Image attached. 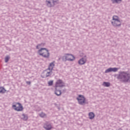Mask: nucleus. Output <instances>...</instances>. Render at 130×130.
Masks as SVG:
<instances>
[{"instance_id": "1", "label": "nucleus", "mask_w": 130, "mask_h": 130, "mask_svg": "<svg viewBox=\"0 0 130 130\" xmlns=\"http://www.w3.org/2000/svg\"><path fill=\"white\" fill-rule=\"evenodd\" d=\"M115 77L122 83L130 82V74L126 71H119L118 74L115 75Z\"/></svg>"}, {"instance_id": "2", "label": "nucleus", "mask_w": 130, "mask_h": 130, "mask_svg": "<svg viewBox=\"0 0 130 130\" xmlns=\"http://www.w3.org/2000/svg\"><path fill=\"white\" fill-rule=\"evenodd\" d=\"M111 24L114 27H119L121 26V21L119 19V17L116 15H114L112 17Z\"/></svg>"}, {"instance_id": "3", "label": "nucleus", "mask_w": 130, "mask_h": 130, "mask_svg": "<svg viewBox=\"0 0 130 130\" xmlns=\"http://www.w3.org/2000/svg\"><path fill=\"white\" fill-rule=\"evenodd\" d=\"M38 53L40 55H41L43 57H45V58H48L49 57V52L48 51V50L46 49L45 48H41L39 50Z\"/></svg>"}, {"instance_id": "4", "label": "nucleus", "mask_w": 130, "mask_h": 130, "mask_svg": "<svg viewBox=\"0 0 130 130\" xmlns=\"http://www.w3.org/2000/svg\"><path fill=\"white\" fill-rule=\"evenodd\" d=\"M75 56L72 54H64V55L62 57V60L63 61H74L75 60Z\"/></svg>"}, {"instance_id": "5", "label": "nucleus", "mask_w": 130, "mask_h": 130, "mask_svg": "<svg viewBox=\"0 0 130 130\" xmlns=\"http://www.w3.org/2000/svg\"><path fill=\"white\" fill-rule=\"evenodd\" d=\"M58 4V0H46V5L48 8H52Z\"/></svg>"}, {"instance_id": "6", "label": "nucleus", "mask_w": 130, "mask_h": 130, "mask_svg": "<svg viewBox=\"0 0 130 130\" xmlns=\"http://www.w3.org/2000/svg\"><path fill=\"white\" fill-rule=\"evenodd\" d=\"M17 105H18V107L16 105H13L12 106L13 109L16 111H22L23 110V106L20 103H17Z\"/></svg>"}, {"instance_id": "7", "label": "nucleus", "mask_w": 130, "mask_h": 130, "mask_svg": "<svg viewBox=\"0 0 130 130\" xmlns=\"http://www.w3.org/2000/svg\"><path fill=\"white\" fill-rule=\"evenodd\" d=\"M78 103L80 105H83L84 103H85V101H86V99L84 96V95H79L78 97L77 98Z\"/></svg>"}, {"instance_id": "8", "label": "nucleus", "mask_w": 130, "mask_h": 130, "mask_svg": "<svg viewBox=\"0 0 130 130\" xmlns=\"http://www.w3.org/2000/svg\"><path fill=\"white\" fill-rule=\"evenodd\" d=\"M58 87H64V83L61 79H58L56 82L55 88L58 89Z\"/></svg>"}, {"instance_id": "9", "label": "nucleus", "mask_w": 130, "mask_h": 130, "mask_svg": "<svg viewBox=\"0 0 130 130\" xmlns=\"http://www.w3.org/2000/svg\"><path fill=\"white\" fill-rule=\"evenodd\" d=\"M119 70L118 68H110L107 70H106L105 73L107 74L108 73H111V72H113L114 73H116L117 71Z\"/></svg>"}, {"instance_id": "10", "label": "nucleus", "mask_w": 130, "mask_h": 130, "mask_svg": "<svg viewBox=\"0 0 130 130\" xmlns=\"http://www.w3.org/2000/svg\"><path fill=\"white\" fill-rule=\"evenodd\" d=\"M44 128L46 130H50L52 128V125L48 122H46L44 125Z\"/></svg>"}, {"instance_id": "11", "label": "nucleus", "mask_w": 130, "mask_h": 130, "mask_svg": "<svg viewBox=\"0 0 130 130\" xmlns=\"http://www.w3.org/2000/svg\"><path fill=\"white\" fill-rule=\"evenodd\" d=\"M44 73L47 78L48 77H50V76H51V75H52V71H51L48 69L45 70L44 71Z\"/></svg>"}, {"instance_id": "12", "label": "nucleus", "mask_w": 130, "mask_h": 130, "mask_svg": "<svg viewBox=\"0 0 130 130\" xmlns=\"http://www.w3.org/2000/svg\"><path fill=\"white\" fill-rule=\"evenodd\" d=\"M86 62H87V59L85 57L79 59L78 61V63L79 64H80V66L85 64Z\"/></svg>"}, {"instance_id": "13", "label": "nucleus", "mask_w": 130, "mask_h": 130, "mask_svg": "<svg viewBox=\"0 0 130 130\" xmlns=\"http://www.w3.org/2000/svg\"><path fill=\"white\" fill-rule=\"evenodd\" d=\"M55 66V61H53V62H51L49 64L48 69L50 70V71H52Z\"/></svg>"}, {"instance_id": "14", "label": "nucleus", "mask_w": 130, "mask_h": 130, "mask_svg": "<svg viewBox=\"0 0 130 130\" xmlns=\"http://www.w3.org/2000/svg\"><path fill=\"white\" fill-rule=\"evenodd\" d=\"M55 94L57 96H60V95H61V91L58 89V88H55Z\"/></svg>"}, {"instance_id": "15", "label": "nucleus", "mask_w": 130, "mask_h": 130, "mask_svg": "<svg viewBox=\"0 0 130 130\" xmlns=\"http://www.w3.org/2000/svg\"><path fill=\"white\" fill-rule=\"evenodd\" d=\"M88 116H89V119H93V118L95 117V114L93 112H90L88 114Z\"/></svg>"}, {"instance_id": "16", "label": "nucleus", "mask_w": 130, "mask_h": 130, "mask_svg": "<svg viewBox=\"0 0 130 130\" xmlns=\"http://www.w3.org/2000/svg\"><path fill=\"white\" fill-rule=\"evenodd\" d=\"M22 119L25 121L27 120V119H28V115L25 114H23L22 115Z\"/></svg>"}, {"instance_id": "17", "label": "nucleus", "mask_w": 130, "mask_h": 130, "mask_svg": "<svg viewBox=\"0 0 130 130\" xmlns=\"http://www.w3.org/2000/svg\"><path fill=\"white\" fill-rule=\"evenodd\" d=\"M122 0H111L112 4H120Z\"/></svg>"}, {"instance_id": "18", "label": "nucleus", "mask_w": 130, "mask_h": 130, "mask_svg": "<svg viewBox=\"0 0 130 130\" xmlns=\"http://www.w3.org/2000/svg\"><path fill=\"white\" fill-rule=\"evenodd\" d=\"M6 93V89L3 87H0V94H4Z\"/></svg>"}, {"instance_id": "19", "label": "nucleus", "mask_w": 130, "mask_h": 130, "mask_svg": "<svg viewBox=\"0 0 130 130\" xmlns=\"http://www.w3.org/2000/svg\"><path fill=\"white\" fill-rule=\"evenodd\" d=\"M103 86H104V87H110V83L104 82L103 83Z\"/></svg>"}, {"instance_id": "20", "label": "nucleus", "mask_w": 130, "mask_h": 130, "mask_svg": "<svg viewBox=\"0 0 130 130\" xmlns=\"http://www.w3.org/2000/svg\"><path fill=\"white\" fill-rule=\"evenodd\" d=\"M45 45V44L44 43H41L39 44L38 46H37V49H39L40 47H43Z\"/></svg>"}, {"instance_id": "21", "label": "nucleus", "mask_w": 130, "mask_h": 130, "mask_svg": "<svg viewBox=\"0 0 130 130\" xmlns=\"http://www.w3.org/2000/svg\"><path fill=\"white\" fill-rule=\"evenodd\" d=\"M39 115L41 117H45L46 116V114L45 113L42 112L41 114H39Z\"/></svg>"}, {"instance_id": "22", "label": "nucleus", "mask_w": 130, "mask_h": 130, "mask_svg": "<svg viewBox=\"0 0 130 130\" xmlns=\"http://www.w3.org/2000/svg\"><path fill=\"white\" fill-rule=\"evenodd\" d=\"M48 86H52V85H53V80L49 81L48 82Z\"/></svg>"}, {"instance_id": "23", "label": "nucleus", "mask_w": 130, "mask_h": 130, "mask_svg": "<svg viewBox=\"0 0 130 130\" xmlns=\"http://www.w3.org/2000/svg\"><path fill=\"white\" fill-rule=\"evenodd\" d=\"M9 59H10V56H7L5 57V62H8L9 61Z\"/></svg>"}, {"instance_id": "24", "label": "nucleus", "mask_w": 130, "mask_h": 130, "mask_svg": "<svg viewBox=\"0 0 130 130\" xmlns=\"http://www.w3.org/2000/svg\"><path fill=\"white\" fill-rule=\"evenodd\" d=\"M26 84H27V85H30V84H31V82L30 81H27Z\"/></svg>"}]
</instances>
